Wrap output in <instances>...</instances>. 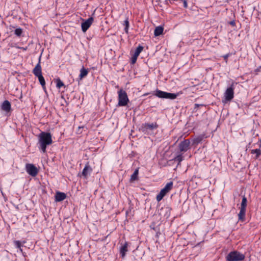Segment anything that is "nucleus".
Returning a JSON list of instances; mask_svg holds the SVG:
<instances>
[{
	"label": "nucleus",
	"instance_id": "1",
	"mask_svg": "<svg viewBox=\"0 0 261 261\" xmlns=\"http://www.w3.org/2000/svg\"><path fill=\"white\" fill-rule=\"evenodd\" d=\"M39 140L37 144L38 148L43 153L46 152V147L52 144L53 140L50 133L42 132L38 136Z\"/></svg>",
	"mask_w": 261,
	"mask_h": 261
},
{
	"label": "nucleus",
	"instance_id": "2",
	"mask_svg": "<svg viewBox=\"0 0 261 261\" xmlns=\"http://www.w3.org/2000/svg\"><path fill=\"white\" fill-rule=\"evenodd\" d=\"M118 102L117 106H126L129 102V99L126 91L121 89L118 91Z\"/></svg>",
	"mask_w": 261,
	"mask_h": 261
},
{
	"label": "nucleus",
	"instance_id": "3",
	"mask_svg": "<svg viewBox=\"0 0 261 261\" xmlns=\"http://www.w3.org/2000/svg\"><path fill=\"white\" fill-rule=\"evenodd\" d=\"M154 95L160 98L174 99L179 95V93H171L161 91L158 89L154 91Z\"/></svg>",
	"mask_w": 261,
	"mask_h": 261
},
{
	"label": "nucleus",
	"instance_id": "4",
	"mask_svg": "<svg viewBox=\"0 0 261 261\" xmlns=\"http://www.w3.org/2000/svg\"><path fill=\"white\" fill-rule=\"evenodd\" d=\"M241 86L238 83L233 82L231 86L227 88L224 93L225 102L231 101L234 97V89Z\"/></svg>",
	"mask_w": 261,
	"mask_h": 261
},
{
	"label": "nucleus",
	"instance_id": "5",
	"mask_svg": "<svg viewBox=\"0 0 261 261\" xmlns=\"http://www.w3.org/2000/svg\"><path fill=\"white\" fill-rule=\"evenodd\" d=\"M159 125L156 122L143 123L139 128L140 131L145 134H149L153 130L158 128Z\"/></svg>",
	"mask_w": 261,
	"mask_h": 261
},
{
	"label": "nucleus",
	"instance_id": "6",
	"mask_svg": "<svg viewBox=\"0 0 261 261\" xmlns=\"http://www.w3.org/2000/svg\"><path fill=\"white\" fill-rule=\"evenodd\" d=\"M225 258L227 261H242L245 259V255L238 251H232Z\"/></svg>",
	"mask_w": 261,
	"mask_h": 261
},
{
	"label": "nucleus",
	"instance_id": "7",
	"mask_svg": "<svg viewBox=\"0 0 261 261\" xmlns=\"http://www.w3.org/2000/svg\"><path fill=\"white\" fill-rule=\"evenodd\" d=\"M173 183L172 181H170L168 182L165 186L164 188H163L160 192L156 195V199L157 201H160L163 197L169 192L173 188Z\"/></svg>",
	"mask_w": 261,
	"mask_h": 261
},
{
	"label": "nucleus",
	"instance_id": "8",
	"mask_svg": "<svg viewBox=\"0 0 261 261\" xmlns=\"http://www.w3.org/2000/svg\"><path fill=\"white\" fill-rule=\"evenodd\" d=\"M25 170L30 175L33 177L36 176L38 173L37 168L32 164H27L25 165Z\"/></svg>",
	"mask_w": 261,
	"mask_h": 261
},
{
	"label": "nucleus",
	"instance_id": "9",
	"mask_svg": "<svg viewBox=\"0 0 261 261\" xmlns=\"http://www.w3.org/2000/svg\"><path fill=\"white\" fill-rule=\"evenodd\" d=\"M190 141L189 139H185L178 144L180 152H185L190 148Z\"/></svg>",
	"mask_w": 261,
	"mask_h": 261
},
{
	"label": "nucleus",
	"instance_id": "10",
	"mask_svg": "<svg viewBox=\"0 0 261 261\" xmlns=\"http://www.w3.org/2000/svg\"><path fill=\"white\" fill-rule=\"evenodd\" d=\"M93 21V18L92 17H90L88 19L82 23L81 27L83 32H86L87 31V30L92 24Z\"/></svg>",
	"mask_w": 261,
	"mask_h": 261
},
{
	"label": "nucleus",
	"instance_id": "11",
	"mask_svg": "<svg viewBox=\"0 0 261 261\" xmlns=\"http://www.w3.org/2000/svg\"><path fill=\"white\" fill-rule=\"evenodd\" d=\"M92 172V169L89 165V163L87 162L83 170L82 175L85 178H87Z\"/></svg>",
	"mask_w": 261,
	"mask_h": 261
},
{
	"label": "nucleus",
	"instance_id": "12",
	"mask_svg": "<svg viewBox=\"0 0 261 261\" xmlns=\"http://www.w3.org/2000/svg\"><path fill=\"white\" fill-rule=\"evenodd\" d=\"M1 109L6 113L10 112L11 110V105L10 102L8 100L4 101L2 104Z\"/></svg>",
	"mask_w": 261,
	"mask_h": 261
},
{
	"label": "nucleus",
	"instance_id": "13",
	"mask_svg": "<svg viewBox=\"0 0 261 261\" xmlns=\"http://www.w3.org/2000/svg\"><path fill=\"white\" fill-rule=\"evenodd\" d=\"M33 74L36 76H39L42 74L41 66L40 65V61L36 65L35 67L33 70Z\"/></svg>",
	"mask_w": 261,
	"mask_h": 261
},
{
	"label": "nucleus",
	"instance_id": "14",
	"mask_svg": "<svg viewBox=\"0 0 261 261\" xmlns=\"http://www.w3.org/2000/svg\"><path fill=\"white\" fill-rule=\"evenodd\" d=\"M67 196L64 193L61 192H57L55 195V201L57 202H60L64 200Z\"/></svg>",
	"mask_w": 261,
	"mask_h": 261
},
{
	"label": "nucleus",
	"instance_id": "15",
	"mask_svg": "<svg viewBox=\"0 0 261 261\" xmlns=\"http://www.w3.org/2000/svg\"><path fill=\"white\" fill-rule=\"evenodd\" d=\"M128 244L127 242H125L123 244H121V246L120 248V253L122 257L125 256L127 250Z\"/></svg>",
	"mask_w": 261,
	"mask_h": 261
},
{
	"label": "nucleus",
	"instance_id": "16",
	"mask_svg": "<svg viewBox=\"0 0 261 261\" xmlns=\"http://www.w3.org/2000/svg\"><path fill=\"white\" fill-rule=\"evenodd\" d=\"M240 211L239 213L238 214V219L239 221L244 222L245 220V215H246V210L240 208Z\"/></svg>",
	"mask_w": 261,
	"mask_h": 261
},
{
	"label": "nucleus",
	"instance_id": "17",
	"mask_svg": "<svg viewBox=\"0 0 261 261\" xmlns=\"http://www.w3.org/2000/svg\"><path fill=\"white\" fill-rule=\"evenodd\" d=\"M89 73V69L85 68L84 66L80 70V74L79 75L80 80H82L83 78L85 77Z\"/></svg>",
	"mask_w": 261,
	"mask_h": 261
},
{
	"label": "nucleus",
	"instance_id": "18",
	"mask_svg": "<svg viewBox=\"0 0 261 261\" xmlns=\"http://www.w3.org/2000/svg\"><path fill=\"white\" fill-rule=\"evenodd\" d=\"M164 31V28L162 26H158L155 28L154 31V35L155 36H159L162 34Z\"/></svg>",
	"mask_w": 261,
	"mask_h": 261
},
{
	"label": "nucleus",
	"instance_id": "19",
	"mask_svg": "<svg viewBox=\"0 0 261 261\" xmlns=\"http://www.w3.org/2000/svg\"><path fill=\"white\" fill-rule=\"evenodd\" d=\"M204 138L203 135H200L198 136L197 138H195L193 140V144L194 145H197L199 143H200Z\"/></svg>",
	"mask_w": 261,
	"mask_h": 261
},
{
	"label": "nucleus",
	"instance_id": "20",
	"mask_svg": "<svg viewBox=\"0 0 261 261\" xmlns=\"http://www.w3.org/2000/svg\"><path fill=\"white\" fill-rule=\"evenodd\" d=\"M139 174V170L138 169H136L133 174L131 175L130 178V181L133 182L135 180H136L138 179V176Z\"/></svg>",
	"mask_w": 261,
	"mask_h": 261
},
{
	"label": "nucleus",
	"instance_id": "21",
	"mask_svg": "<svg viewBox=\"0 0 261 261\" xmlns=\"http://www.w3.org/2000/svg\"><path fill=\"white\" fill-rule=\"evenodd\" d=\"M247 204V198L245 196H243L240 208L246 209Z\"/></svg>",
	"mask_w": 261,
	"mask_h": 261
},
{
	"label": "nucleus",
	"instance_id": "22",
	"mask_svg": "<svg viewBox=\"0 0 261 261\" xmlns=\"http://www.w3.org/2000/svg\"><path fill=\"white\" fill-rule=\"evenodd\" d=\"M123 25L125 26L124 31L126 33L128 34V28L129 27V23L128 21V18L126 17L123 22Z\"/></svg>",
	"mask_w": 261,
	"mask_h": 261
},
{
	"label": "nucleus",
	"instance_id": "23",
	"mask_svg": "<svg viewBox=\"0 0 261 261\" xmlns=\"http://www.w3.org/2000/svg\"><path fill=\"white\" fill-rule=\"evenodd\" d=\"M251 154H255V159L258 158L259 156L261 154V150L260 149H252L251 150Z\"/></svg>",
	"mask_w": 261,
	"mask_h": 261
},
{
	"label": "nucleus",
	"instance_id": "24",
	"mask_svg": "<svg viewBox=\"0 0 261 261\" xmlns=\"http://www.w3.org/2000/svg\"><path fill=\"white\" fill-rule=\"evenodd\" d=\"M143 47L141 45H139L135 49V53L133 55L138 57L140 53L143 50Z\"/></svg>",
	"mask_w": 261,
	"mask_h": 261
},
{
	"label": "nucleus",
	"instance_id": "25",
	"mask_svg": "<svg viewBox=\"0 0 261 261\" xmlns=\"http://www.w3.org/2000/svg\"><path fill=\"white\" fill-rule=\"evenodd\" d=\"M37 77L38 78V80H39V81L40 82V84L42 86V88L43 89H45V80H44L43 75H40L39 76H37Z\"/></svg>",
	"mask_w": 261,
	"mask_h": 261
},
{
	"label": "nucleus",
	"instance_id": "26",
	"mask_svg": "<svg viewBox=\"0 0 261 261\" xmlns=\"http://www.w3.org/2000/svg\"><path fill=\"white\" fill-rule=\"evenodd\" d=\"M175 161L178 162V164L183 160V156L182 154H179L174 159Z\"/></svg>",
	"mask_w": 261,
	"mask_h": 261
},
{
	"label": "nucleus",
	"instance_id": "27",
	"mask_svg": "<svg viewBox=\"0 0 261 261\" xmlns=\"http://www.w3.org/2000/svg\"><path fill=\"white\" fill-rule=\"evenodd\" d=\"M64 86V84L63 82L60 79H58L57 80L56 87L60 89Z\"/></svg>",
	"mask_w": 261,
	"mask_h": 261
},
{
	"label": "nucleus",
	"instance_id": "28",
	"mask_svg": "<svg viewBox=\"0 0 261 261\" xmlns=\"http://www.w3.org/2000/svg\"><path fill=\"white\" fill-rule=\"evenodd\" d=\"M22 33V30L21 28H17L15 29L14 31V34L18 37H20Z\"/></svg>",
	"mask_w": 261,
	"mask_h": 261
},
{
	"label": "nucleus",
	"instance_id": "29",
	"mask_svg": "<svg viewBox=\"0 0 261 261\" xmlns=\"http://www.w3.org/2000/svg\"><path fill=\"white\" fill-rule=\"evenodd\" d=\"M14 244H15V245L16 247V248L19 249L20 251L21 252H22V250L21 248V242L20 241H15L14 242Z\"/></svg>",
	"mask_w": 261,
	"mask_h": 261
},
{
	"label": "nucleus",
	"instance_id": "30",
	"mask_svg": "<svg viewBox=\"0 0 261 261\" xmlns=\"http://www.w3.org/2000/svg\"><path fill=\"white\" fill-rule=\"evenodd\" d=\"M137 58H138L137 56L133 55V56L132 57V60H131V64H134L135 63H136Z\"/></svg>",
	"mask_w": 261,
	"mask_h": 261
},
{
	"label": "nucleus",
	"instance_id": "31",
	"mask_svg": "<svg viewBox=\"0 0 261 261\" xmlns=\"http://www.w3.org/2000/svg\"><path fill=\"white\" fill-rule=\"evenodd\" d=\"M229 55H230L229 54H227L223 56V58H224V59L225 60L226 62H227V59H228V58L229 57Z\"/></svg>",
	"mask_w": 261,
	"mask_h": 261
},
{
	"label": "nucleus",
	"instance_id": "32",
	"mask_svg": "<svg viewBox=\"0 0 261 261\" xmlns=\"http://www.w3.org/2000/svg\"><path fill=\"white\" fill-rule=\"evenodd\" d=\"M183 2H184V8H186L188 7V4H187V1L186 0H183Z\"/></svg>",
	"mask_w": 261,
	"mask_h": 261
},
{
	"label": "nucleus",
	"instance_id": "33",
	"mask_svg": "<svg viewBox=\"0 0 261 261\" xmlns=\"http://www.w3.org/2000/svg\"><path fill=\"white\" fill-rule=\"evenodd\" d=\"M229 23L232 25V26H234L236 25V22L234 20H232V21H230Z\"/></svg>",
	"mask_w": 261,
	"mask_h": 261
},
{
	"label": "nucleus",
	"instance_id": "34",
	"mask_svg": "<svg viewBox=\"0 0 261 261\" xmlns=\"http://www.w3.org/2000/svg\"><path fill=\"white\" fill-rule=\"evenodd\" d=\"M204 106L203 105H199L198 103H195L194 108L196 109V108H198L200 106Z\"/></svg>",
	"mask_w": 261,
	"mask_h": 261
},
{
	"label": "nucleus",
	"instance_id": "35",
	"mask_svg": "<svg viewBox=\"0 0 261 261\" xmlns=\"http://www.w3.org/2000/svg\"><path fill=\"white\" fill-rule=\"evenodd\" d=\"M128 211H126V215H127V214H128Z\"/></svg>",
	"mask_w": 261,
	"mask_h": 261
}]
</instances>
